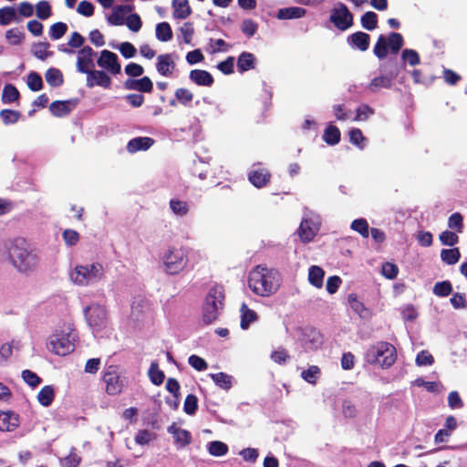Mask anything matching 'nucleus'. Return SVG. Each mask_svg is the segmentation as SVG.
Masks as SVG:
<instances>
[{"label":"nucleus","mask_w":467,"mask_h":467,"mask_svg":"<svg viewBox=\"0 0 467 467\" xmlns=\"http://www.w3.org/2000/svg\"><path fill=\"white\" fill-rule=\"evenodd\" d=\"M175 63L171 54L160 55L157 57L156 68L160 75L171 77L175 70Z\"/></svg>","instance_id":"18"},{"label":"nucleus","mask_w":467,"mask_h":467,"mask_svg":"<svg viewBox=\"0 0 467 467\" xmlns=\"http://www.w3.org/2000/svg\"><path fill=\"white\" fill-rule=\"evenodd\" d=\"M18 89L12 84H6L3 88L2 100L4 103H12L19 99Z\"/></svg>","instance_id":"42"},{"label":"nucleus","mask_w":467,"mask_h":467,"mask_svg":"<svg viewBox=\"0 0 467 467\" xmlns=\"http://www.w3.org/2000/svg\"><path fill=\"white\" fill-rule=\"evenodd\" d=\"M367 357L369 362L378 363L382 368H388L395 363L397 351L392 344L380 341L368 348Z\"/></svg>","instance_id":"3"},{"label":"nucleus","mask_w":467,"mask_h":467,"mask_svg":"<svg viewBox=\"0 0 467 467\" xmlns=\"http://www.w3.org/2000/svg\"><path fill=\"white\" fill-rule=\"evenodd\" d=\"M124 88L128 90L150 93L153 89V83L149 77H143L140 79L128 78L124 82Z\"/></svg>","instance_id":"17"},{"label":"nucleus","mask_w":467,"mask_h":467,"mask_svg":"<svg viewBox=\"0 0 467 467\" xmlns=\"http://www.w3.org/2000/svg\"><path fill=\"white\" fill-rule=\"evenodd\" d=\"M461 253L459 248L442 249L441 252V260L448 265H455L459 262Z\"/></svg>","instance_id":"37"},{"label":"nucleus","mask_w":467,"mask_h":467,"mask_svg":"<svg viewBox=\"0 0 467 467\" xmlns=\"http://www.w3.org/2000/svg\"><path fill=\"white\" fill-rule=\"evenodd\" d=\"M189 78L196 85L203 87H211L214 82V78L212 74L204 69L191 70Z\"/></svg>","instance_id":"19"},{"label":"nucleus","mask_w":467,"mask_h":467,"mask_svg":"<svg viewBox=\"0 0 467 467\" xmlns=\"http://www.w3.org/2000/svg\"><path fill=\"white\" fill-rule=\"evenodd\" d=\"M102 381L109 395L114 396L122 392L124 380L119 374L118 366L109 365L106 367L103 370Z\"/></svg>","instance_id":"8"},{"label":"nucleus","mask_w":467,"mask_h":467,"mask_svg":"<svg viewBox=\"0 0 467 467\" xmlns=\"http://www.w3.org/2000/svg\"><path fill=\"white\" fill-rule=\"evenodd\" d=\"M317 232L313 222L308 219H305L301 222L298 228V235L302 242L308 243L314 239Z\"/></svg>","instance_id":"22"},{"label":"nucleus","mask_w":467,"mask_h":467,"mask_svg":"<svg viewBox=\"0 0 467 467\" xmlns=\"http://www.w3.org/2000/svg\"><path fill=\"white\" fill-rule=\"evenodd\" d=\"M373 114H374V109L372 108H370L367 104H362L356 109V117L354 118V120L355 121L366 120L368 119V117L370 115H373Z\"/></svg>","instance_id":"60"},{"label":"nucleus","mask_w":467,"mask_h":467,"mask_svg":"<svg viewBox=\"0 0 467 467\" xmlns=\"http://www.w3.org/2000/svg\"><path fill=\"white\" fill-rule=\"evenodd\" d=\"M154 144V140L150 137H137L128 142L127 150L130 153L139 150H147Z\"/></svg>","instance_id":"23"},{"label":"nucleus","mask_w":467,"mask_h":467,"mask_svg":"<svg viewBox=\"0 0 467 467\" xmlns=\"http://www.w3.org/2000/svg\"><path fill=\"white\" fill-rule=\"evenodd\" d=\"M165 271L170 275L181 273L188 264L187 252L182 247H171L165 254L164 257Z\"/></svg>","instance_id":"6"},{"label":"nucleus","mask_w":467,"mask_h":467,"mask_svg":"<svg viewBox=\"0 0 467 467\" xmlns=\"http://www.w3.org/2000/svg\"><path fill=\"white\" fill-rule=\"evenodd\" d=\"M21 117L17 110L5 109L0 111V118L5 125L16 123Z\"/></svg>","instance_id":"47"},{"label":"nucleus","mask_w":467,"mask_h":467,"mask_svg":"<svg viewBox=\"0 0 467 467\" xmlns=\"http://www.w3.org/2000/svg\"><path fill=\"white\" fill-rule=\"evenodd\" d=\"M198 409V399L193 394H189L186 396L184 404H183V410L188 415H193L195 414L196 410Z\"/></svg>","instance_id":"55"},{"label":"nucleus","mask_w":467,"mask_h":467,"mask_svg":"<svg viewBox=\"0 0 467 467\" xmlns=\"http://www.w3.org/2000/svg\"><path fill=\"white\" fill-rule=\"evenodd\" d=\"M95 54L89 46H84L78 50L77 59V69L78 72L85 74L95 67L93 62Z\"/></svg>","instance_id":"11"},{"label":"nucleus","mask_w":467,"mask_h":467,"mask_svg":"<svg viewBox=\"0 0 467 467\" xmlns=\"http://www.w3.org/2000/svg\"><path fill=\"white\" fill-rule=\"evenodd\" d=\"M211 377L214 383L221 389L228 390L232 388V377L230 375L223 372H218L211 374Z\"/></svg>","instance_id":"41"},{"label":"nucleus","mask_w":467,"mask_h":467,"mask_svg":"<svg viewBox=\"0 0 467 467\" xmlns=\"http://www.w3.org/2000/svg\"><path fill=\"white\" fill-rule=\"evenodd\" d=\"M67 333H56L50 341L54 353L59 356H66L71 353L75 348L74 341L76 339V333L73 329L68 328Z\"/></svg>","instance_id":"9"},{"label":"nucleus","mask_w":467,"mask_h":467,"mask_svg":"<svg viewBox=\"0 0 467 467\" xmlns=\"http://www.w3.org/2000/svg\"><path fill=\"white\" fill-rule=\"evenodd\" d=\"M155 35L158 40L167 42L172 38V30L168 22H161L156 26Z\"/></svg>","instance_id":"36"},{"label":"nucleus","mask_w":467,"mask_h":467,"mask_svg":"<svg viewBox=\"0 0 467 467\" xmlns=\"http://www.w3.org/2000/svg\"><path fill=\"white\" fill-rule=\"evenodd\" d=\"M349 140L352 144L358 146L359 149L364 148V142L366 138L364 137L362 131L358 128H352L349 132Z\"/></svg>","instance_id":"54"},{"label":"nucleus","mask_w":467,"mask_h":467,"mask_svg":"<svg viewBox=\"0 0 467 467\" xmlns=\"http://www.w3.org/2000/svg\"><path fill=\"white\" fill-rule=\"evenodd\" d=\"M86 318L89 326L99 327L104 325L107 320V311L101 306H92L85 311Z\"/></svg>","instance_id":"15"},{"label":"nucleus","mask_w":467,"mask_h":467,"mask_svg":"<svg viewBox=\"0 0 467 467\" xmlns=\"http://www.w3.org/2000/svg\"><path fill=\"white\" fill-rule=\"evenodd\" d=\"M248 286L256 295L269 296L279 287V276L276 272L257 265L249 274Z\"/></svg>","instance_id":"1"},{"label":"nucleus","mask_w":467,"mask_h":467,"mask_svg":"<svg viewBox=\"0 0 467 467\" xmlns=\"http://www.w3.org/2000/svg\"><path fill=\"white\" fill-rule=\"evenodd\" d=\"M348 42L353 47L360 51H366L369 47L370 36L368 34L358 31L348 37Z\"/></svg>","instance_id":"20"},{"label":"nucleus","mask_w":467,"mask_h":467,"mask_svg":"<svg viewBox=\"0 0 467 467\" xmlns=\"http://www.w3.org/2000/svg\"><path fill=\"white\" fill-rule=\"evenodd\" d=\"M350 228L364 238H368L369 235V226L367 220L364 218L354 220L351 223Z\"/></svg>","instance_id":"45"},{"label":"nucleus","mask_w":467,"mask_h":467,"mask_svg":"<svg viewBox=\"0 0 467 467\" xmlns=\"http://www.w3.org/2000/svg\"><path fill=\"white\" fill-rule=\"evenodd\" d=\"M22 378L24 381L32 388H35L41 383V379L36 375V373L29 369L23 370Z\"/></svg>","instance_id":"61"},{"label":"nucleus","mask_w":467,"mask_h":467,"mask_svg":"<svg viewBox=\"0 0 467 467\" xmlns=\"http://www.w3.org/2000/svg\"><path fill=\"white\" fill-rule=\"evenodd\" d=\"M81 462V457L76 452L75 448H72L69 454L62 459L61 464L63 467H78Z\"/></svg>","instance_id":"58"},{"label":"nucleus","mask_w":467,"mask_h":467,"mask_svg":"<svg viewBox=\"0 0 467 467\" xmlns=\"http://www.w3.org/2000/svg\"><path fill=\"white\" fill-rule=\"evenodd\" d=\"M132 10L130 5H117L114 7L113 12L108 16L107 20L110 25L121 26L124 23L123 13H128Z\"/></svg>","instance_id":"30"},{"label":"nucleus","mask_w":467,"mask_h":467,"mask_svg":"<svg viewBox=\"0 0 467 467\" xmlns=\"http://www.w3.org/2000/svg\"><path fill=\"white\" fill-rule=\"evenodd\" d=\"M168 431L172 434L174 442L178 447H185L191 442V433L181 427H177L175 424L170 426Z\"/></svg>","instance_id":"21"},{"label":"nucleus","mask_w":467,"mask_h":467,"mask_svg":"<svg viewBox=\"0 0 467 467\" xmlns=\"http://www.w3.org/2000/svg\"><path fill=\"white\" fill-rule=\"evenodd\" d=\"M174 96L176 100L183 105H189L193 99V93L186 88H179L175 90Z\"/></svg>","instance_id":"44"},{"label":"nucleus","mask_w":467,"mask_h":467,"mask_svg":"<svg viewBox=\"0 0 467 467\" xmlns=\"http://www.w3.org/2000/svg\"><path fill=\"white\" fill-rule=\"evenodd\" d=\"M46 81L53 88L60 87L64 83L62 72L56 67H50L45 74Z\"/></svg>","instance_id":"32"},{"label":"nucleus","mask_w":467,"mask_h":467,"mask_svg":"<svg viewBox=\"0 0 467 467\" xmlns=\"http://www.w3.org/2000/svg\"><path fill=\"white\" fill-rule=\"evenodd\" d=\"M324 275L325 272L320 266L312 265L308 270V281L317 288L323 286Z\"/></svg>","instance_id":"31"},{"label":"nucleus","mask_w":467,"mask_h":467,"mask_svg":"<svg viewBox=\"0 0 467 467\" xmlns=\"http://www.w3.org/2000/svg\"><path fill=\"white\" fill-rule=\"evenodd\" d=\"M67 31V26L64 22H57L49 28V36L52 40L60 39Z\"/></svg>","instance_id":"48"},{"label":"nucleus","mask_w":467,"mask_h":467,"mask_svg":"<svg viewBox=\"0 0 467 467\" xmlns=\"http://www.w3.org/2000/svg\"><path fill=\"white\" fill-rule=\"evenodd\" d=\"M374 55L379 59H383L388 56V43L384 36L380 35L373 48Z\"/></svg>","instance_id":"43"},{"label":"nucleus","mask_w":467,"mask_h":467,"mask_svg":"<svg viewBox=\"0 0 467 467\" xmlns=\"http://www.w3.org/2000/svg\"><path fill=\"white\" fill-rule=\"evenodd\" d=\"M397 74L390 73L389 76H380L374 78L368 86V88L372 92H377L380 88H389L392 85L393 78H396Z\"/></svg>","instance_id":"26"},{"label":"nucleus","mask_w":467,"mask_h":467,"mask_svg":"<svg viewBox=\"0 0 467 467\" xmlns=\"http://www.w3.org/2000/svg\"><path fill=\"white\" fill-rule=\"evenodd\" d=\"M87 74V87L93 88L94 86H99L104 88H109L111 86L110 77L102 70L89 69Z\"/></svg>","instance_id":"13"},{"label":"nucleus","mask_w":467,"mask_h":467,"mask_svg":"<svg viewBox=\"0 0 467 467\" xmlns=\"http://www.w3.org/2000/svg\"><path fill=\"white\" fill-rule=\"evenodd\" d=\"M54 398V388L49 385L44 386L37 394V400L44 407H48L51 405Z\"/></svg>","instance_id":"34"},{"label":"nucleus","mask_w":467,"mask_h":467,"mask_svg":"<svg viewBox=\"0 0 467 467\" xmlns=\"http://www.w3.org/2000/svg\"><path fill=\"white\" fill-rule=\"evenodd\" d=\"M290 358V356L289 354L287 353V351L283 348H280L275 351L272 352L271 354V359L276 363V364H279V365H284L286 363V361Z\"/></svg>","instance_id":"62"},{"label":"nucleus","mask_w":467,"mask_h":467,"mask_svg":"<svg viewBox=\"0 0 467 467\" xmlns=\"http://www.w3.org/2000/svg\"><path fill=\"white\" fill-rule=\"evenodd\" d=\"M415 361L418 366H431L434 363V358L428 350H421Z\"/></svg>","instance_id":"63"},{"label":"nucleus","mask_w":467,"mask_h":467,"mask_svg":"<svg viewBox=\"0 0 467 467\" xmlns=\"http://www.w3.org/2000/svg\"><path fill=\"white\" fill-rule=\"evenodd\" d=\"M170 208L178 216H184L189 212L188 203L178 199H171L170 201Z\"/></svg>","instance_id":"49"},{"label":"nucleus","mask_w":467,"mask_h":467,"mask_svg":"<svg viewBox=\"0 0 467 467\" xmlns=\"http://www.w3.org/2000/svg\"><path fill=\"white\" fill-rule=\"evenodd\" d=\"M341 133L337 127L329 125L324 131L323 140L328 145H336L340 141Z\"/></svg>","instance_id":"35"},{"label":"nucleus","mask_w":467,"mask_h":467,"mask_svg":"<svg viewBox=\"0 0 467 467\" xmlns=\"http://www.w3.org/2000/svg\"><path fill=\"white\" fill-rule=\"evenodd\" d=\"M448 226L456 230L457 233L463 231V217L460 213H452L448 220Z\"/></svg>","instance_id":"59"},{"label":"nucleus","mask_w":467,"mask_h":467,"mask_svg":"<svg viewBox=\"0 0 467 467\" xmlns=\"http://www.w3.org/2000/svg\"><path fill=\"white\" fill-rule=\"evenodd\" d=\"M104 274L103 265L100 263H93L89 265H77L71 277L76 284L87 285L101 280Z\"/></svg>","instance_id":"5"},{"label":"nucleus","mask_w":467,"mask_h":467,"mask_svg":"<svg viewBox=\"0 0 467 467\" xmlns=\"http://www.w3.org/2000/svg\"><path fill=\"white\" fill-rule=\"evenodd\" d=\"M242 329H247L251 323L257 320L258 316L255 311L250 309L245 303H243L240 308Z\"/></svg>","instance_id":"29"},{"label":"nucleus","mask_w":467,"mask_h":467,"mask_svg":"<svg viewBox=\"0 0 467 467\" xmlns=\"http://www.w3.org/2000/svg\"><path fill=\"white\" fill-rule=\"evenodd\" d=\"M255 167L256 165H254V169L249 171L248 180L254 187L260 189L270 182L272 174L265 168H262L259 165L257 168Z\"/></svg>","instance_id":"14"},{"label":"nucleus","mask_w":467,"mask_h":467,"mask_svg":"<svg viewBox=\"0 0 467 467\" xmlns=\"http://www.w3.org/2000/svg\"><path fill=\"white\" fill-rule=\"evenodd\" d=\"M78 104V99L67 100H55L49 105V111L57 118H62L70 114Z\"/></svg>","instance_id":"12"},{"label":"nucleus","mask_w":467,"mask_h":467,"mask_svg":"<svg viewBox=\"0 0 467 467\" xmlns=\"http://www.w3.org/2000/svg\"><path fill=\"white\" fill-rule=\"evenodd\" d=\"M50 44L48 42H37L33 45L32 53L36 58L44 61L54 55L52 51L48 50Z\"/></svg>","instance_id":"33"},{"label":"nucleus","mask_w":467,"mask_h":467,"mask_svg":"<svg viewBox=\"0 0 467 467\" xmlns=\"http://www.w3.org/2000/svg\"><path fill=\"white\" fill-rule=\"evenodd\" d=\"M439 239L443 245L453 246L459 242V236L456 233L451 231H443Z\"/></svg>","instance_id":"57"},{"label":"nucleus","mask_w":467,"mask_h":467,"mask_svg":"<svg viewBox=\"0 0 467 467\" xmlns=\"http://www.w3.org/2000/svg\"><path fill=\"white\" fill-rule=\"evenodd\" d=\"M208 451L213 456H223L228 452V446L223 441H214L209 443Z\"/></svg>","instance_id":"50"},{"label":"nucleus","mask_w":467,"mask_h":467,"mask_svg":"<svg viewBox=\"0 0 467 467\" xmlns=\"http://www.w3.org/2000/svg\"><path fill=\"white\" fill-rule=\"evenodd\" d=\"M149 377L152 384L156 386H160L163 383L165 375L162 370L159 369V365L157 362H151L149 368Z\"/></svg>","instance_id":"40"},{"label":"nucleus","mask_w":467,"mask_h":467,"mask_svg":"<svg viewBox=\"0 0 467 467\" xmlns=\"http://www.w3.org/2000/svg\"><path fill=\"white\" fill-rule=\"evenodd\" d=\"M8 254L13 265L17 268L19 272H31L38 265V257L16 243L11 244Z\"/></svg>","instance_id":"4"},{"label":"nucleus","mask_w":467,"mask_h":467,"mask_svg":"<svg viewBox=\"0 0 467 467\" xmlns=\"http://www.w3.org/2000/svg\"><path fill=\"white\" fill-rule=\"evenodd\" d=\"M224 290L222 285H214L210 288L202 306V320L203 324L210 325L215 321L220 311L223 308Z\"/></svg>","instance_id":"2"},{"label":"nucleus","mask_w":467,"mask_h":467,"mask_svg":"<svg viewBox=\"0 0 467 467\" xmlns=\"http://www.w3.org/2000/svg\"><path fill=\"white\" fill-rule=\"evenodd\" d=\"M329 21L338 30L346 31L353 26L354 16L345 4L338 2L330 11Z\"/></svg>","instance_id":"7"},{"label":"nucleus","mask_w":467,"mask_h":467,"mask_svg":"<svg viewBox=\"0 0 467 467\" xmlns=\"http://www.w3.org/2000/svg\"><path fill=\"white\" fill-rule=\"evenodd\" d=\"M256 58L254 54L250 52H242L237 58V70L239 73H244L255 67Z\"/></svg>","instance_id":"24"},{"label":"nucleus","mask_w":467,"mask_h":467,"mask_svg":"<svg viewBox=\"0 0 467 467\" xmlns=\"http://www.w3.org/2000/svg\"><path fill=\"white\" fill-rule=\"evenodd\" d=\"M22 18L17 15V11L13 6H4L0 8V26H7L12 22L20 23Z\"/></svg>","instance_id":"25"},{"label":"nucleus","mask_w":467,"mask_h":467,"mask_svg":"<svg viewBox=\"0 0 467 467\" xmlns=\"http://www.w3.org/2000/svg\"><path fill=\"white\" fill-rule=\"evenodd\" d=\"M36 16L41 20H46L52 15L51 5L47 1L42 0L39 1L36 5Z\"/></svg>","instance_id":"51"},{"label":"nucleus","mask_w":467,"mask_h":467,"mask_svg":"<svg viewBox=\"0 0 467 467\" xmlns=\"http://www.w3.org/2000/svg\"><path fill=\"white\" fill-rule=\"evenodd\" d=\"M452 292V285L450 281L437 282L433 286V294L440 297H445Z\"/></svg>","instance_id":"46"},{"label":"nucleus","mask_w":467,"mask_h":467,"mask_svg":"<svg viewBox=\"0 0 467 467\" xmlns=\"http://www.w3.org/2000/svg\"><path fill=\"white\" fill-rule=\"evenodd\" d=\"M306 13V10L298 6L285 7L278 10L277 18L282 20L300 18Z\"/></svg>","instance_id":"28"},{"label":"nucleus","mask_w":467,"mask_h":467,"mask_svg":"<svg viewBox=\"0 0 467 467\" xmlns=\"http://www.w3.org/2000/svg\"><path fill=\"white\" fill-rule=\"evenodd\" d=\"M172 7L173 16L177 19H185L192 14L188 0H172Z\"/></svg>","instance_id":"27"},{"label":"nucleus","mask_w":467,"mask_h":467,"mask_svg":"<svg viewBox=\"0 0 467 467\" xmlns=\"http://www.w3.org/2000/svg\"><path fill=\"white\" fill-rule=\"evenodd\" d=\"M5 38L9 44L17 46L22 43L25 38V34L18 28H11L5 32Z\"/></svg>","instance_id":"52"},{"label":"nucleus","mask_w":467,"mask_h":467,"mask_svg":"<svg viewBox=\"0 0 467 467\" xmlns=\"http://www.w3.org/2000/svg\"><path fill=\"white\" fill-rule=\"evenodd\" d=\"M258 29V24L254 22L253 19L247 18L242 22L241 31L247 37H252L255 35Z\"/></svg>","instance_id":"56"},{"label":"nucleus","mask_w":467,"mask_h":467,"mask_svg":"<svg viewBox=\"0 0 467 467\" xmlns=\"http://www.w3.org/2000/svg\"><path fill=\"white\" fill-rule=\"evenodd\" d=\"M97 64L99 67L106 69L113 75L119 74L121 71V66L119 62L118 56L114 52L107 49L100 52Z\"/></svg>","instance_id":"10"},{"label":"nucleus","mask_w":467,"mask_h":467,"mask_svg":"<svg viewBox=\"0 0 467 467\" xmlns=\"http://www.w3.org/2000/svg\"><path fill=\"white\" fill-rule=\"evenodd\" d=\"M387 43L392 54H397L402 47L404 41L401 34L392 32L388 36Z\"/></svg>","instance_id":"39"},{"label":"nucleus","mask_w":467,"mask_h":467,"mask_svg":"<svg viewBox=\"0 0 467 467\" xmlns=\"http://www.w3.org/2000/svg\"><path fill=\"white\" fill-rule=\"evenodd\" d=\"M27 86L32 91H39L43 88V79L36 72H30L27 76Z\"/></svg>","instance_id":"53"},{"label":"nucleus","mask_w":467,"mask_h":467,"mask_svg":"<svg viewBox=\"0 0 467 467\" xmlns=\"http://www.w3.org/2000/svg\"><path fill=\"white\" fill-rule=\"evenodd\" d=\"M402 58L407 61L410 66L420 64V58L417 51L414 49H404L401 54Z\"/></svg>","instance_id":"64"},{"label":"nucleus","mask_w":467,"mask_h":467,"mask_svg":"<svg viewBox=\"0 0 467 467\" xmlns=\"http://www.w3.org/2000/svg\"><path fill=\"white\" fill-rule=\"evenodd\" d=\"M363 28L372 31L378 26V15L373 11L364 13L360 18Z\"/></svg>","instance_id":"38"},{"label":"nucleus","mask_w":467,"mask_h":467,"mask_svg":"<svg viewBox=\"0 0 467 467\" xmlns=\"http://www.w3.org/2000/svg\"><path fill=\"white\" fill-rule=\"evenodd\" d=\"M20 424L19 415L14 411H0V431H13Z\"/></svg>","instance_id":"16"}]
</instances>
